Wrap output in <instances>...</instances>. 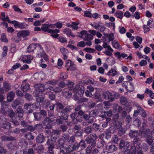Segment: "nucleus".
Masks as SVG:
<instances>
[{
  "mask_svg": "<svg viewBox=\"0 0 154 154\" xmlns=\"http://www.w3.org/2000/svg\"><path fill=\"white\" fill-rule=\"evenodd\" d=\"M60 52L63 56V59L64 60H66L67 59V54L68 53L67 50L64 48L63 47H60Z\"/></svg>",
  "mask_w": 154,
  "mask_h": 154,
  "instance_id": "a211bd4d",
  "label": "nucleus"
},
{
  "mask_svg": "<svg viewBox=\"0 0 154 154\" xmlns=\"http://www.w3.org/2000/svg\"><path fill=\"white\" fill-rule=\"evenodd\" d=\"M4 119L5 120V122L1 124L2 128L4 129H10L11 128V124L8 122H6V119L5 118Z\"/></svg>",
  "mask_w": 154,
  "mask_h": 154,
  "instance_id": "4be33fe9",
  "label": "nucleus"
},
{
  "mask_svg": "<svg viewBox=\"0 0 154 154\" xmlns=\"http://www.w3.org/2000/svg\"><path fill=\"white\" fill-rule=\"evenodd\" d=\"M48 117H45L43 120L42 121V123L44 125H45L46 124L50 123L53 122L54 120L50 117H53L54 116L53 113H51L50 110L48 111Z\"/></svg>",
  "mask_w": 154,
  "mask_h": 154,
  "instance_id": "20e7f679",
  "label": "nucleus"
},
{
  "mask_svg": "<svg viewBox=\"0 0 154 154\" xmlns=\"http://www.w3.org/2000/svg\"><path fill=\"white\" fill-rule=\"evenodd\" d=\"M103 46L105 48H107L110 51L112 52L113 51V50L111 47L106 42L103 43Z\"/></svg>",
  "mask_w": 154,
  "mask_h": 154,
  "instance_id": "e2e57ef3",
  "label": "nucleus"
},
{
  "mask_svg": "<svg viewBox=\"0 0 154 154\" xmlns=\"http://www.w3.org/2000/svg\"><path fill=\"white\" fill-rule=\"evenodd\" d=\"M112 46L113 47L116 49H120L121 47L120 44H119L118 42L114 41L112 42Z\"/></svg>",
  "mask_w": 154,
  "mask_h": 154,
  "instance_id": "c03bdc74",
  "label": "nucleus"
},
{
  "mask_svg": "<svg viewBox=\"0 0 154 154\" xmlns=\"http://www.w3.org/2000/svg\"><path fill=\"white\" fill-rule=\"evenodd\" d=\"M136 106L137 107V110H135L134 111V113L133 115L134 117H137L139 113H141V111L143 110V108L140 106L137 105Z\"/></svg>",
  "mask_w": 154,
  "mask_h": 154,
  "instance_id": "393cba45",
  "label": "nucleus"
},
{
  "mask_svg": "<svg viewBox=\"0 0 154 154\" xmlns=\"http://www.w3.org/2000/svg\"><path fill=\"white\" fill-rule=\"evenodd\" d=\"M63 96L66 98H70L72 96V93L70 91H66L62 92Z\"/></svg>",
  "mask_w": 154,
  "mask_h": 154,
  "instance_id": "cd10ccee",
  "label": "nucleus"
},
{
  "mask_svg": "<svg viewBox=\"0 0 154 154\" xmlns=\"http://www.w3.org/2000/svg\"><path fill=\"white\" fill-rule=\"evenodd\" d=\"M8 103V102L6 101H4L1 103V110L3 111H4V109L7 107Z\"/></svg>",
  "mask_w": 154,
  "mask_h": 154,
  "instance_id": "09e8293b",
  "label": "nucleus"
},
{
  "mask_svg": "<svg viewBox=\"0 0 154 154\" xmlns=\"http://www.w3.org/2000/svg\"><path fill=\"white\" fill-rule=\"evenodd\" d=\"M45 85L43 84H40L36 85H35V90L34 91H36L37 93L39 92H43L45 90Z\"/></svg>",
  "mask_w": 154,
  "mask_h": 154,
  "instance_id": "9d476101",
  "label": "nucleus"
},
{
  "mask_svg": "<svg viewBox=\"0 0 154 154\" xmlns=\"http://www.w3.org/2000/svg\"><path fill=\"white\" fill-rule=\"evenodd\" d=\"M120 100L121 103L122 105H125L128 103L127 99L124 97H121Z\"/></svg>",
  "mask_w": 154,
  "mask_h": 154,
  "instance_id": "de8ad7c7",
  "label": "nucleus"
},
{
  "mask_svg": "<svg viewBox=\"0 0 154 154\" xmlns=\"http://www.w3.org/2000/svg\"><path fill=\"white\" fill-rule=\"evenodd\" d=\"M74 93L75 94H79L80 96H81L84 93L83 89L82 87L80 88L79 85H77L73 89Z\"/></svg>",
  "mask_w": 154,
  "mask_h": 154,
  "instance_id": "1a4fd4ad",
  "label": "nucleus"
},
{
  "mask_svg": "<svg viewBox=\"0 0 154 154\" xmlns=\"http://www.w3.org/2000/svg\"><path fill=\"white\" fill-rule=\"evenodd\" d=\"M52 90L55 93H58L62 91V89L58 85V86L52 89Z\"/></svg>",
  "mask_w": 154,
  "mask_h": 154,
  "instance_id": "052dcab7",
  "label": "nucleus"
},
{
  "mask_svg": "<svg viewBox=\"0 0 154 154\" xmlns=\"http://www.w3.org/2000/svg\"><path fill=\"white\" fill-rule=\"evenodd\" d=\"M76 142L75 136L73 135L69 137L68 142L69 143H74Z\"/></svg>",
  "mask_w": 154,
  "mask_h": 154,
  "instance_id": "79ce46f5",
  "label": "nucleus"
},
{
  "mask_svg": "<svg viewBox=\"0 0 154 154\" xmlns=\"http://www.w3.org/2000/svg\"><path fill=\"white\" fill-rule=\"evenodd\" d=\"M15 113L13 111L12 109L9 110L8 114V116L11 118H13L14 116Z\"/></svg>",
  "mask_w": 154,
  "mask_h": 154,
  "instance_id": "5fc2aeb1",
  "label": "nucleus"
},
{
  "mask_svg": "<svg viewBox=\"0 0 154 154\" xmlns=\"http://www.w3.org/2000/svg\"><path fill=\"white\" fill-rule=\"evenodd\" d=\"M142 140L140 139L137 137H135L133 140V143L134 146L137 148H140L141 147Z\"/></svg>",
  "mask_w": 154,
  "mask_h": 154,
  "instance_id": "f8f14e48",
  "label": "nucleus"
},
{
  "mask_svg": "<svg viewBox=\"0 0 154 154\" xmlns=\"http://www.w3.org/2000/svg\"><path fill=\"white\" fill-rule=\"evenodd\" d=\"M55 106L58 109L62 110L64 107V105L61 103L59 102H57L55 104Z\"/></svg>",
  "mask_w": 154,
  "mask_h": 154,
  "instance_id": "58836bf2",
  "label": "nucleus"
},
{
  "mask_svg": "<svg viewBox=\"0 0 154 154\" xmlns=\"http://www.w3.org/2000/svg\"><path fill=\"white\" fill-rule=\"evenodd\" d=\"M99 112L96 109L91 111L89 113V117H93L95 118L98 114Z\"/></svg>",
  "mask_w": 154,
  "mask_h": 154,
  "instance_id": "a878e982",
  "label": "nucleus"
},
{
  "mask_svg": "<svg viewBox=\"0 0 154 154\" xmlns=\"http://www.w3.org/2000/svg\"><path fill=\"white\" fill-rule=\"evenodd\" d=\"M43 128L42 124H38L34 125L35 130H39L42 129Z\"/></svg>",
  "mask_w": 154,
  "mask_h": 154,
  "instance_id": "680f3d73",
  "label": "nucleus"
},
{
  "mask_svg": "<svg viewBox=\"0 0 154 154\" xmlns=\"http://www.w3.org/2000/svg\"><path fill=\"white\" fill-rule=\"evenodd\" d=\"M132 121V118L130 115L127 116L125 118V121L128 124H130Z\"/></svg>",
  "mask_w": 154,
  "mask_h": 154,
  "instance_id": "338daca9",
  "label": "nucleus"
},
{
  "mask_svg": "<svg viewBox=\"0 0 154 154\" xmlns=\"http://www.w3.org/2000/svg\"><path fill=\"white\" fill-rule=\"evenodd\" d=\"M93 38V37L91 34H88L85 36L84 39L85 41H90L92 40Z\"/></svg>",
  "mask_w": 154,
  "mask_h": 154,
  "instance_id": "6e6d98bb",
  "label": "nucleus"
},
{
  "mask_svg": "<svg viewBox=\"0 0 154 154\" xmlns=\"http://www.w3.org/2000/svg\"><path fill=\"white\" fill-rule=\"evenodd\" d=\"M64 149H66V152H70L71 153L74 151L73 146L71 144L69 145L67 147L65 146Z\"/></svg>",
  "mask_w": 154,
  "mask_h": 154,
  "instance_id": "f704fd0d",
  "label": "nucleus"
},
{
  "mask_svg": "<svg viewBox=\"0 0 154 154\" xmlns=\"http://www.w3.org/2000/svg\"><path fill=\"white\" fill-rule=\"evenodd\" d=\"M140 120L138 119H136L133 122L134 125L136 126L139 127L141 124Z\"/></svg>",
  "mask_w": 154,
  "mask_h": 154,
  "instance_id": "bf43d9fd",
  "label": "nucleus"
},
{
  "mask_svg": "<svg viewBox=\"0 0 154 154\" xmlns=\"http://www.w3.org/2000/svg\"><path fill=\"white\" fill-rule=\"evenodd\" d=\"M89 136L91 137L93 141H95L97 139L98 137L96 134H91L89 135Z\"/></svg>",
  "mask_w": 154,
  "mask_h": 154,
  "instance_id": "69168bd1",
  "label": "nucleus"
},
{
  "mask_svg": "<svg viewBox=\"0 0 154 154\" xmlns=\"http://www.w3.org/2000/svg\"><path fill=\"white\" fill-rule=\"evenodd\" d=\"M14 25L15 27H17L20 28L21 29H24L26 28H27L28 26V24L24 23H20L17 22V23H14Z\"/></svg>",
  "mask_w": 154,
  "mask_h": 154,
  "instance_id": "aec40b11",
  "label": "nucleus"
},
{
  "mask_svg": "<svg viewBox=\"0 0 154 154\" xmlns=\"http://www.w3.org/2000/svg\"><path fill=\"white\" fill-rule=\"evenodd\" d=\"M113 127L116 129H119L122 127V122L120 121L112 122Z\"/></svg>",
  "mask_w": 154,
  "mask_h": 154,
  "instance_id": "5701e85b",
  "label": "nucleus"
},
{
  "mask_svg": "<svg viewBox=\"0 0 154 154\" xmlns=\"http://www.w3.org/2000/svg\"><path fill=\"white\" fill-rule=\"evenodd\" d=\"M38 45L39 47L41 49V45L39 44H30L28 47L27 48V52L28 53H30L36 49V46Z\"/></svg>",
  "mask_w": 154,
  "mask_h": 154,
  "instance_id": "ddd939ff",
  "label": "nucleus"
},
{
  "mask_svg": "<svg viewBox=\"0 0 154 154\" xmlns=\"http://www.w3.org/2000/svg\"><path fill=\"white\" fill-rule=\"evenodd\" d=\"M84 132L87 134L91 133L93 131V128L91 126H88L84 129Z\"/></svg>",
  "mask_w": 154,
  "mask_h": 154,
  "instance_id": "473e14b6",
  "label": "nucleus"
},
{
  "mask_svg": "<svg viewBox=\"0 0 154 154\" xmlns=\"http://www.w3.org/2000/svg\"><path fill=\"white\" fill-rule=\"evenodd\" d=\"M0 139L2 141L4 142L14 141L16 140V138L12 136H8L5 135L2 136Z\"/></svg>",
  "mask_w": 154,
  "mask_h": 154,
  "instance_id": "9b49d317",
  "label": "nucleus"
},
{
  "mask_svg": "<svg viewBox=\"0 0 154 154\" xmlns=\"http://www.w3.org/2000/svg\"><path fill=\"white\" fill-rule=\"evenodd\" d=\"M69 137L70 136L68 134L64 133L63 134L62 137L61 138L63 139L65 142V141L68 142Z\"/></svg>",
  "mask_w": 154,
  "mask_h": 154,
  "instance_id": "3c124183",
  "label": "nucleus"
},
{
  "mask_svg": "<svg viewBox=\"0 0 154 154\" xmlns=\"http://www.w3.org/2000/svg\"><path fill=\"white\" fill-rule=\"evenodd\" d=\"M117 74V72L116 70L114 69H112L108 72L107 75H108L115 76Z\"/></svg>",
  "mask_w": 154,
  "mask_h": 154,
  "instance_id": "ea45409f",
  "label": "nucleus"
},
{
  "mask_svg": "<svg viewBox=\"0 0 154 154\" xmlns=\"http://www.w3.org/2000/svg\"><path fill=\"white\" fill-rule=\"evenodd\" d=\"M19 100L18 99H16L12 102V106L14 109H15L16 106L19 105Z\"/></svg>",
  "mask_w": 154,
  "mask_h": 154,
  "instance_id": "13d9d810",
  "label": "nucleus"
},
{
  "mask_svg": "<svg viewBox=\"0 0 154 154\" xmlns=\"http://www.w3.org/2000/svg\"><path fill=\"white\" fill-rule=\"evenodd\" d=\"M63 32L65 34H66L68 37L70 36L71 31L69 29L66 28L63 30Z\"/></svg>",
  "mask_w": 154,
  "mask_h": 154,
  "instance_id": "774afa93",
  "label": "nucleus"
},
{
  "mask_svg": "<svg viewBox=\"0 0 154 154\" xmlns=\"http://www.w3.org/2000/svg\"><path fill=\"white\" fill-rule=\"evenodd\" d=\"M25 137L27 140H33L34 138V137L33 135L30 132H29L27 134L24 135Z\"/></svg>",
  "mask_w": 154,
  "mask_h": 154,
  "instance_id": "72a5a7b5",
  "label": "nucleus"
},
{
  "mask_svg": "<svg viewBox=\"0 0 154 154\" xmlns=\"http://www.w3.org/2000/svg\"><path fill=\"white\" fill-rule=\"evenodd\" d=\"M60 128L61 130V131H62L63 132H65L68 129V126L65 125H62L60 127Z\"/></svg>",
  "mask_w": 154,
  "mask_h": 154,
  "instance_id": "864d4df0",
  "label": "nucleus"
},
{
  "mask_svg": "<svg viewBox=\"0 0 154 154\" xmlns=\"http://www.w3.org/2000/svg\"><path fill=\"white\" fill-rule=\"evenodd\" d=\"M130 146L129 142L124 139H122L121 140L119 144V148L120 149L124 148L125 149H128Z\"/></svg>",
  "mask_w": 154,
  "mask_h": 154,
  "instance_id": "423d86ee",
  "label": "nucleus"
},
{
  "mask_svg": "<svg viewBox=\"0 0 154 154\" xmlns=\"http://www.w3.org/2000/svg\"><path fill=\"white\" fill-rule=\"evenodd\" d=\"M15 93L13 91L9 92L7 95V100L9 102H11L14 99Z\"/></svg>",
  "mask_w": 154,
  "mask_h": 154,
  "instance_id": "6ab92c4d",
  "label": "nucleus"
},
{
  "mask_svg": "<svg viewBox=\"0 0 154 154\" xmlns=\"http://www.w3.org/2000/svg\"><path fill=\"white\" fill-rule=\"evenodd\" d=\"M57 139V137L54 136L53 135H52L48 139L46 142V144L48 146H54V143L56 141Z\"/></svg>",
  "mask_w": 154,
  "mask_h": 154,
  "instance_id": "39448f33",
  "label": "nucleus"
},
{
  "mask_svg": "<svg viewBox=\"0 0 154 154\" xmlns=\"http://www.w3.org/2000/svg\"><path fill=\"white\" fill-rule=\"evenodd\" d=\"M138 131L131 130L129 134V136L131 138H134L137 134Z\"/></svg>",
  "mask_w": 154,
  "mask_h": 154,
  "instance_id": "4c0bfd02",
  "label": "nucleus"
},
{
  "mask_svg": "<svg viewBox=\"0 0 154 154\" xmlns=\"http://www.w3.org/2000/svg\"><path fill=\"white\" fill-rule=\"evenodd\" d=\"M42 26L41 27V29L42 31L44 32H47L50 33H58L60 31L59 29H52L48 28L49 27V25L47 24H42Z\"/></svg>",
  "mask_w": 154,
  "mask_h": 154,
  "instance_id": "7ed1b4c3",
  "label": "nucleus"
},
{
  "mask_svg": "<svg viewBox=\"0 0 154 154\" xmlns=\"http://www.w3.org/2000/svg\"><path fill=\"white\" fill-rule=\"evenodd\" d=\"M130 147L131 149H133L132 153L134 154H143L142 150L140 149L139 150H137L136 149V147L131 146Z\"/></svg>",
  "mask_w": 154,
  "mask_h": 154,
  "instance_id": "7c9ffc66",
  "label": "nucleus"
},
{
  "mask_svg": "<svg viewBox=\"0 0 154 154\" xmlns=\"http://www.w3.org/2000/svg\"><path fill=\"white\" fill-rule=\"evenodd\" d=\"M79 147L82 149H84L87 146V145L85 141L83 140H81L79 143Z\"/></svg>",
  "mask_w": 154,
  "mask_h": 154,
  "instance_id": "c9c22d12",
  "label": "nucleus"
},
{
  "mask_svg": "<svg viewBox=\"0 0 154 154\" xmlns=\"http://www.w3.org/2000/svg\"><path fill=\"white\" fill-rule=\"evenodd\" d=\"M25 99L28 101H31L33 99L32 96L29 93H26L25 95Z\"/></svg>",
  "mask_w": 154,
  "mask_h": 154,
  "instance_id": "4d7b16f0",
  "label": "nucleus"
},
{
  "mask_svg": "<svg viewBox=\"0 0 154 154\" xmlns=\"http://www.w3.org/2000/svg\"><path fill=\"white\" fill-rule=\"evenodd\" d=\"M3 86L5 91H8L11 89L10 84L7 82H5L3 83Z\"/></svg>",
  "mask_w": 154,
  "mask_h": 154,
  "instance_id": "c756f323",
  "label": "nucleus"
},
{
  "mask_svg": "<svg viewBox=\"0 0 154 154\" xmlns=\"http://www.w3.org/2000/svg\"><path fill=\"white\" fill-rule=\"evenodd\" d=\"M68 75L66 72H63L60 75V80H64L67 78Z\"/></svg>",
  "mask_w": 154,
  "mask_h": 154,
  "instance_id": "49530a36",
  "label": "nucleus"
},
{
  "mask_svg": "<svg viewBox=\"0 0 154 154\" xmlns=\"http://www.w3.org/2000/svg\"><path fill=\"white\" fill-rule=\"evenodd\" d=\"M123 12L120 11H116L115 14V16L116 17L120 19H122L123 16Z\"/></svg>",
  "mask_w": 154,
  "mask_h": 154,
  "instance_id": "e433bc0d",
  "label": "nucleus"
},
{
  "mask_svg": "<svg viewBox=\"0 0 154 154\" xmlns=\"http://www.w3.org/2000/svg\"><path fill=\"white\" fill-rule=\"evenodd\" d=\"M29 34V32L27 30L20 31L17 33L18 37H24L28 36Z\"/></svg>",
  "mask_w": 154,
  "mask_h": 154,
  "instance_id": "f3484780",
  "label": "nucleus"
},
{
  "mask_svg": "<svg viewBox=\"0 0 154 154\" xmlns=\"http://www.w3.org/2000/svg\"><path fill=\"white\" fill-rule=\"evenodd\" d=\"M117 130H118V135L120 136L123 135L125 132V128L122 127V128H120L119 129H117Z\"/></svg>",
  "mask_w": 154,
  "mask_h": 154,
  "instance_id": "37998d69",
  "label": "nucleus"
},
{
  "mask_svg": "<svg viewBox=\"0 0 154 154\" xmlns=\"http://www.w3.org/2000/svg\"><path fill=\"white\" fill-rule=\"evenodd\" d=\"M65 143V142L63 140V139L61 138L59 139L56 142V146L58 149H60V151H61V150H64L65 147L64 146Z\"/></svg>",
  "mask_w": 154,
  "mask_h": 154,
  "instance_id": "0eeeda50",
  "label": "nucleus"
},
{
  "mask_svg": "<svg viewBox=\"0 0 154 154\" xmlns=\"http://www.w3.org/2000/svg\"><path fill=\"white\" fill-rule=\"evenodd\" d=\"M106 135L105 138L108 140L110 139L111 137V133L109 130H106L105 132Z\"/></svg>",
  "mask_w": 154,
  "mask_h": 154,
  "instance_id": "a18cd8bd",
  "label": "nucleus"
},
{
  "mask_svg": "<svg viewBox=\"0 0 154 154\" xmlns=\"http://www.w3.org/2000/svg\"><path fill=\"white\" fill-rule=\"evenodd\" d=\"M72 145L73 147L74 151L78 150L80 147L79 143L77 142H75L72 144Z\"/></svg>",
  "mask_w": 154,
  "mask_h": 154,
  "instance_id": "0e129e2a",
  "label": "nucleus"
},
{
  "mask_svg": "<svg viewBox=\"0 0 154 154\" xmlns=\"http://www.w3.org/2000/svg\"><path fill=\"white\" fill-rule=\"evenodd\" d=\"M73 109L74 107L73 105H67L66 106H64V107L63 110L67 113H69Z\"/></svg>",
  "mask_w": 154,
  "mask_h": 154,
  "instance_id": "b1692460",
  "label": "nucleus"
},
{
  "mask_svg": "<svg viewBox=\"0 0 154 154\" xmlns=\"http://www.w3.org/2000/svg\"><path fill=\"white\" fill-rule=\"evenodd\" d=\"M29 85L27 83L25 82V80L23 81L22 84L21 85L20 88L23 92L28 91L29 89Z\"/></svg>",
  "mask_w": 154,
  "mask_h": 154,
  "instance_id": "4468645a",
  "label": "nucleus"
},
{
  "mask_svg": "<svg viewBox=\"0 0 154 154\" xmlns=\"http://www.w3.org/2000/svg\"><path fill=\"white\" fill-rule=\"evenodd\" d=\"M34 119L38 121L42 120L43 117H45L47 115L46 111L44 110H41L39 112H35L33 113Z\"/></svg>",
  "mask_w": 154,
  "mask_h": 154,
  "instance_id": "f03ea898",
  "label": "nucleus"
},
{
  "mask_svg": "<svg viewBox=\"0 0 154 154\" xmlns=\"http://www.w3.org/2000/svg\"><path fill=\"white\" fill-rule=\"evenodd\" d=\"M139 134L142 137L146 138L150 135V131L149 129H146L141 132L140 131Z\"/></svg>",
  "mask_w": 154,
  "mask_h": 154,
  "instance_id": "2eb2a0df",
  "label": "nucleus"
},
{
  "mask_svg": "<svg viewBox=\"0 0 154 154\" xmlns=\"http://www.w3.org/2000/svg\"><path fill=\"white\" fill-rule=\"evenodd\" d=\"M34 95L36 97V103L38 104L39 106H40V103L43 104L44 102L45 98L44 97H40L38 93H37L36 91H34L33 92Z\"/></svg>",
  "mask_w": 154,
  "mask_h": 154,
  "instance_id": "6e6552de",
  "label": "nucleus"
},
{
  "mask_svg": "<svg viewBox=\"0 0 154 154\" xmlns=\"http://www.w3.org/2000/svg\"><path fill=\"white\" fill-rule=\"evenodd\" d=\"M60 113L61 114V115L59 116L61 117L62 119H63L64 120H67L69 116L68 113L64 112L63 110H61Z\"/></svg>",
  "mask_w": 154,
  "mask_h": 154,
  "instance_id": "bb28decb",
  "label": "nucleus"
},
{
  "mask_svg": "<svg viewBox=\"0 0 154 154\" xmlns=\"http://www.w3.org/2000/svg\"><path fill=\"white\" fill-rule=\"evenodd\" d=\"M112 94L109 91H107L103 93L102 96L105 99H112Z\"/></svg>",
  "mask_w": 154,
  "mask_h": 154,
  "instance_id": "412c9836",
  "label": "nucleus"
},
{
  "mask_svg": "<svg viewBox=\"0 0 154 154\" xmlns=\"http://www.w3.org/2000/svg\"><path fill=\"white\" fill-rule=\"evenodd\" d=\"M45 137L43 134H40L35 138L36 142L39 143H41L44 142L45 140Z\"/></svg>",
  "mask_w": 154,
  "mask_h": 154,
  "instance_id": "dca6fc26",
  "label": "nucleus"
},
{
  "mask_svg": "<svg viewBox=\"0 0 154 154\" xmlns=\"http://www.w3.org/2000/svg\"><path fill=\"white\" fill-rule=\"evenodd\" d=\"M117 149L116 146L114 144H112L109 146L108 151L110 152H113L116 151Z\"/></svg>",
  "mask_w": 154,
  "mask_h": 154,
  "instance_id": "a19ab883",
  "label": "nucleus"
},
{
  "mask_svg": "<svg viewBox=\"0 0 154 154\" xmlns=\"http://www.w3.org/2000/svg\"><path fill=\"white\" fill-rule=\"evenodd\" d=\"M55 147V146H48L46 154H54V149Z\"/></svg>",
  "mask_w": 154,
  "mask_h": 154,
  "instance_id": "2f4dec72",
  "label": "nucleus"
},
{
  "mask_svg": "<svg viewBox=\"0 0 154 154\" xmlns=\"http://www.w3.org/2000/svg\"><path fill=\"white\" fill-rule=\"evenodd\" d=\"M38 104L35 103H25L23 106V109L25 113L29 115L33 112L34 109L36 110L38 109Z\"/></svg>",
  "mask_w": 154,
  "mask_h": 154,
  "instance_id": "f257e3e1",
  "label": "nucleus"
},
{
  "mask_svg": "<svg viewBox=\"0 0 154 154\" xmlns=\"http://www.w3.org/2000/svg\"><path fill=\"white\" fill-rule=\"evenodd\" d=\"M1 20L4 21H7L9 23L14 24V23H17V21L14 20V21H11L9 19V17L8 16L6 17L5 18H2Z\"/></svg>",
  "mask_w": 154,
  "mask_h": 154,
  "instance_id": "8fccbe9b",
  "label": "nucleus"
},
{
  "mask_svg": "<svg viewBox=\"0 0 154 154\" xmlns=\"http://www.w3.org/2000/svg\"><path fill=\"white\" fill-rule=\"evenodd\" d=\"M119 140V139L116 135H114L112 138L111 141L112 142L118 144V141Z\"/></svg>",
  "mask_w": 154,
  "mask_h": 154,
  "instance_id": "603ef678",
  "label": "nucleus"
},
{
  "mask_svg": "<svg viewBox=\"0 0 154 154\" xmlns=\"http://www.w3.org/2000/svg\"><path fill=\"white\" fill-rule=\"evenodd\" d=\"M97 29L101 32H103L106 29V27L101 23H99L97 25Z\"/></svg>",
  "mask_w": 154,
  "mask_h": 154,
  "instance_id": "c85d7f7f",
  "label": "nucleus"
}]
</instances>
